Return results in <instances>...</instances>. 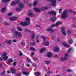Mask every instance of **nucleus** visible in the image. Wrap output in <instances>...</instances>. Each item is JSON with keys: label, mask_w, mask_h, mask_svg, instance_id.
<instances>
[{"label": "nucleus", "mask_w": 76, "mask_h": 76, "mask_svg": "<svg viewBox=\"0 0 76 76\" xmlns=\"http://www.w3.org/2000/svg\"><path fill=\"white\" fill-rule=\"evenodd\" d=\"M67 72H72L73 70L71 69H68L67 70Z\"/></svg>", "instance_id": "obj_38"}, {"label": "nucleus", "mask_w": 76, "mask_h": 76, "mask_svg": "<svg viewBox=\"0 0 76 76\" xmlns=\"http://www.w3.org/2000/svg\"><path fill=\"white\" fill-rule=\"evenodd\" d=\"M12 42H16V40L14 39L12 41Z\"/></svg>", "instance_id": "obj_49"}, {"label": "nucleus", "mask_w": 76, "mask_h": 76, "mask_svg": "<svg viewBox=\"0 0 76 76\" xmlns=\"http://www.w3.org/2000/svg\"><path fill=\"white\" fill-rule=\"evenodd\" d=\"M22 73L24 75H25V76H28L29 75V72H26L24 71L22 72Z\"/></svg>", "instance_id": "obj_20"}, {"label": "nucleus", "mask_w": 76, "mask_h": 76, "mask_svg": "<svg viewBox=\"0 0 76 76\" xmlns=\"http://www.w3.org/2000/svg\"><path fill=\"white\" fill-rule=\"evenodd\" d=\"M8 61L9 63H12L13 61V60L12 59H10L8 60Z\"/></svg>", "instance_id": "obj_27"}, {"label": "nucleus", "mask_w": 76, "mask_h": 76, "mask_svg": "<svg viewBox=\"0 0 76 76\" xmlns=\"http://www.w3.org/2000/svg\"><path fill=\"white\" fill-rule=\"evenodd\" d=\"M38 0H35L34 2L33 3V6H35L37 4H38Z\"/></svg>", "instance_id": "obj_17"}, {"label": "nucleus", "mask_w": 76, "mask_h": 76, "mask_svg": "<svg viewBox=\"0 0 76 76\" xmlns=\"http://www.w3.org/2000/svg\"><path fill=\"white\" fill-rule=\"evenodd\" d=\"M62 44L65 47H69V45H67V43L64 42Z\"/></svg>", "instance_id": "obj_19"}, {"label": "nucleus", "mask_w": 76, "mask_h": 76, "mask_svg": "<svg viewBox=\"0 0 76 76\" xmlns=\"http://www.w3.org/2000/svg\"><path fill=\"white\" fill-rule=\"evenodd\" d=\"M57 18L55 17L53 18H51L50 19V20H51V21H52L53 22H54V21H55L57 19Z\"/></svg>", "instance_id": "obj_24"}, {"label": "nucleus", "mask_w": 76, "mask_h": 76, "mask_svg": "<svg viewBox=\"0 0 76 76\" xmlns=\"http://www.w3.org/2000/svg\"><path fill=\"white\" fill-rule=\"evenodd\" d=\"M41 38H42V39H43L44 40H46V39H48L47 38H45L43 36H41Z\"/></svg>", "instance_id": "obj_31"}, {"label": "nucleus", "mask_w": 76, "mask_h": 76, "mask_svg": "<svg viewBox=\"0 0 76 76\" xmlns=\"http://www.w3.org/2000/svg\"><path fill=\"white\" fill-rule=\"evenodd\" d=\"M73 13H74V14H75L76 13V12H73Z\"/></svg>", "instance_id": "obj_62"}, {"label": "nucleus", "mask_w": 76, "mask_h": 76, "mask_svg": "<svg viewBox=\"0 0 76 76\" xmlns=\"http://www.w3.org/2000/svg\"><path fill=\"white\" fill-rule=\"evenodd\" d=\"M7 73H10V71H7Z\"/></svg>", "instance_id": "obj_61"}, {"label": "nucleus", "mask_w": 76, "mask_h": 76, "mask_svg": "<svg viewBox=\"0 0 76 76\" xmlns=\"http://www.w3.org/2000/svg\"><path fill=\"white\" fill-rule=\"evenodd\" d=\"M49 73H51L52 72H51L49 71Z\"/></svg>", "instance_id": "obj_63"}, {"label": "nucleus", "mask_w": 76, "mask_h": 76, "mask_svg": "<svg viewBox=\"0 0 76 76\" xmlns=\"http://www.w3.org/2000/svg\"><path fill=\"white\" fill-rule=\"evenodd\" d=\"M13 14V12H10L7 14V15L8 16H11V15H12Z\"/></svg>", "instance_id": "obj_39"}, {"label": "nucleus", "mask_w": 76, "mask_h": 76, "mask_svg": "<svg viewBox=\"0 0 76 76\" xmlns=\"http://www.w3.org/2000/svg\"><path fill=\"white\" fill-rule=\"evenodd\" d=\"M47 31H51V33L52 34H53V32L54 31L53 30V29L52 28H49L48 29H47Z\"/></svg>", "instance_id": "obj_14"}, {"label": "nucleus", "mask_w": 76, "mask_h": 76, "mask_svg": "<svg viewBox=\"0 0 76 76\" xmlns=\"http://www.w3.org/2000/svg\"><path fill=\"white\" fill-rule=\"evenodd\" d=\"M48 13L50 14V15L53 14L54 16H56V12L54 11H51L50 12H49Z\"/></svg>", "instance_id": "obj_12"}, {"label": "nucleus", "mask_w": 76, "mask_h": 76, "mask_svg": "<svg viewBox=\"0 0 76 76\" xmlns=\"http://www.w3.org/2000/svg\"><path fill=\"white\" fill-rule=\"evenodd\" d=\"M46 50V49L45 48H42L39 51L40 53H42L45 50Z\"/></svg>", "instance_id": "obj_18"}, {"label": "nucleus", "mask_w": 76, "mask_h": 76, "mask_svg": "<svg viewBox=\"0 0 76 76\" xmlns=\"http://www.w3.org/2000/svg\"><path fill=\"white\" fill-rule=\"evenodd\" d=\"M38 36H37L36 37V42H39V40H38Z\"/></svg>", "instance_id": "obj_42"}, {"label": "nucleus", "mask_w": 76, "mask_h": 76, "mask_svg": "<svg viewBox=\"0 0 76 76\" xmlns=\"http://www.w3.org/2000/svg\"><path fill=\"white\" fill-rule=\"evenodd\" d=\"M67 33L68 35H70L71 33H72V31H70L68 30L67 31Z\"/></svg>", "instance_id": "obj_36"}, {"label": "nucleus", "mask_w": 76, "mask_h": 76, "mask_svg": "<svg viewBox=\"0 0 76 76\" xmlns=\"http://www.w3.org/2000/svg\"><path fill=\"white\" fill-rule=\"evenodd\" d=\"M59 49V48H58V46L55 47L54 49L53 50V51L54 52H57V51H58Z\"/></svg>", "instance_id": "obj_15"}, {"label": "nucleus", "mask_w": 76, "mask_h": 76, "mask_svg": "<svg viewBox=\"0 0 76 76\" xmlns=\"http://www.w3.org/2000/svg\"><path fill=\"white\" fill-rule=\"evenodd\" d=\"M43 44L44 45H45L47 46V45H49V42H48V41H45L43 42Z\"/></svg>", "instance_id": "obj_16"}, {"label": "nucleus", "mask_w": 76, "mask_h": 76, "mask_svg": "<svg viewBox=\"0 0 76 76\" xmlns=\"http://www.w3.org/2000/svg\"><path fill=\"white\" fill-rule=\"evenodd\" d=\"M27 60L28 62L29 63H31L32 61H31V60L30 59H29L28 58H27Z\"/></svg>", "instance_id": "obj_25"}, {"label": "nucleus", "mask_w": 76, "mask_h": 76, "mask_svg": "<svg viewBox=\"0 0 76 76\" xmlns=\"http://www.w3.org/2000/svg\"><path fill=\"white\" fill-rule=\"evenodd\" d=\"M73 50V48H70L68 51V53H70V51H71V50Z\"/></svg>", "instance_id": "obj_41"}, {"label": "nucleus", "mask_w": 76, "mask_h": 76, "mask_svg": "<svg viewBox=\"0 0 76 76\" xmlns=\"http://www.w3.org/2000/svg\"><path fill=\"white\" fill-rule=\"evenodd\" d=\"M35 37V34L34 33H33L32 35L31 36V38L32 39L34 38Z\"/></svg>", "instance_id": "obj_26"}, {"label": "nucleus", "mask_w": 76, "mask_h": 76, "mask_svg": "<svg viewBox=\"0 0 76 76\" xmlns=\"http://www.w3.org/2000/svg\"><path fill=\"white\" fill-rule=\"evenodd\" d=\"M36 27H40V26H39V25H37L36 26Z\"/></svg>", "instance_id": "obj_59"}, {"label": "nucleus", "mask_w": 76, "mask_h": 76, "mask_svg": "<svg viewBox=\"0 0 76 76\" xmlns=\"http://www.w3.org/2000/svg\"><path fill=\"white\" fill-rule=\"evenodd\" d=\"M19 55L20 56H22V53L21 52H19Z\"/></svg>", "instance_id": "obj_43"}, {"label": "nucleus", "mask_w": 76, "mask_h": 76, "mask_svg": "<svg viewBox=\"0 0 76 76\" xmlns=\"http://www.w3.org/2000/svg\"><path fill=\"white\" fill-rule=\"evenodd\" d=\"M65 30V27H62L61 30V32L64 35H66V31Z\"/></svg>", "instance_id": "obj_9"}, {"label": "nucleus", "mask_w": 76, "mask_h": 76, "mask_svg": "<svg viewBox=\"0 0 76 76\" xmlns=\"http://www.w3.org/2000/svg\"><path fill=\"white\" fill-rule=\"evenodd\" d=\"M68 56V53H65V54L64 57L61 58V60H62V61H64V60H67L68 58V57H67Z\"/></svg>", "instance_id": "obj_6"}, {"label": "nucleus", "mask_w": 76, "mask_h": 76, "mask_svg": "<svg viewBox=\"0 0 76 76\" xmlns=\"http://www.w3.org/2000/svg\"><path fill=\"white\" fill-rule=\"evenodd\" d=\"M69 76H73L72 75H70Z\"/></svg>", "instance_id": "obj_64"}, {"label": "nucleus", "mask_w": 76, "mask_h": 76, "mask_svg": "<svg viewBox=\"0 0 76 76\" xmlns=\"http://www.w3.org/2000/svg\"><path fill=\"white\" fill-rule=\"evenodd\" d=\"M28 5H29V6H32V4L29 3V4H28Z\"/></svg>", "instance_id": "obj_55"}, {"label": "nucleus", "mask_w": 76, "mask_h": 76, "mask_svg": "<svg viewBox=\"0 0 76 76\" xmlns=\"http://www.w3.org/2000/svg\"><path fill=\"white\" fill-rule=\"evenodd\" d=\"M17 18L15 17H10L9 18V20H11V21H15L16 20Z\"/></svg>", "instance_id": "obj_11"}, {"label": "nucleus", "mask_w": 76, "mask_h": 76, "mask_svg": "<svg viewBox=\"0 0 76 76\" xmlns=\"http://www.w3.org/2000/svg\"><path fill=\"white\" fill-rule=\"evenodd\" d=\"M19 0H15L14 1L12 2L11 3L10 5V6H13V5H15V4H16L17 3H19Z\"/></svg>", "instance_id": "obj_8"}, {"label": "nucleus", "mask_w": 76, "mask_h": 76, "mask_svg": "<svg viewBox=\"0 0 76 76\" xmlns=\"http://www.w3.org/2000/svg\"><path fill=\"white\" fill-rule=\"evenodd\" d=\"M5 73V72L4 71V72H3V73H2L1 74V75H4V74Z\"/></svg>", "instance_id": "obj_57"}, {"label": "nucleus", "mask_w": 76, "mask_h": 76, "mask_svg": "<svg viewBox=\"0 0 76 76\" xmlns=\"http://www.w3.org/2000/svg\"><path fill=\"white\" fill-rule=\"evenodd\" d=\"M15 35L16 36L17 38H18V37H22V34L21 33H19L16 31H15L14 33Z\"/></svg>", "instance_id": "obj_7"}, {"label": "nucleus", "mask_w": 76, "mask_h": 76, "mask_svg": "<svg viewBox=\"0 0 76 76\" xmlns=\"http://www.w3.org/2000/svg\"><path fill=\"white\" fill-rule=\"evenodd\" d=\"M11 40H10L7 42L8 45H10V44H11Z\"/></svg>", "instance_id": "obj_28"}, {"label": "nucleus", "mask_w": 76, "mask_h": 76, "mask_svg": "<svg viewBox=\"0 0 76 76\" xmlns=\"http://www.w3.org/2000/svg\"><path fill=\"white\" fill-rule=\"evenodd\" d=\"M59 40H60V39H59V38H57V41H59Z\"/></svg>", "instance_id": "obj_58"}, {"label": "nucleus", "mask_w": 76, "mask_h": 76, "mask_svg": "<svg viewBox=\"0 0 76 76\" xmlns=\"http://www.w3.org/2000/svg\"><path fill=\"white\" fill-rule=\"evenodd\" d=\"M69 42L70 44H72L73 42V40L72 39H70Z\"/></svg>", "instance_id": "obj_33"}, {"label": "nucleus", "mask_w": 76, "mask_h": 76, "mask_svg": "<svg viewBox=\"0 0 76 76\" xmlns=\"http://www.w3.org/2000/svg\"><path fill=\"white\" fill-rule=\"evenodd\" d=\"M33 60H34V61H35V60H37V59L36 58H33Z\"/></svg>", "instance_id": "obj_56"}, {"label": "nucleus", "mask_w": 76, "mask_h": 76, "mask_svg": "<svg viewBox=\"0 0 76 76\" xmlns=\"http://www.w3.org/2000/svg\"><path fill=\"white\" fill-rule=\"evenodd\" d=\"M48 9V7L47 6H43L41 9L37 7L34 8V10L36 12H40L41 11H44L45 10H47Z\"/></svg>", "instance_id": "obj_1"}, {"label": "nucleus", "mask_w": 76, "mask_h": 76, "mask_svg": "<svg viewBox=\"0 0 76 76\" xmlns=\"http://www.w3.org/2000/svg\"><path fill=\"white\" fill-rule=\"evenodd\" d=\"M33 66L34 67H37V64H32Z\"/></svg>", "instance_id": "obj_44"}, {"label": "nucleus", "mask_w": 76, "mask_h": 76, "mask_svg": "<svg viewBox=\"0 0 76 76\" xmlns=\"http://www.w3.org/2000/svg\"><path fill=\"white\" fill-rule=\"evenodd\" d=\"M45 63L46 64H50V61H45Z\"/></svg>", "instance_id": "obj_35"}, {"label": "nucleus", "mask_w": 76, "mask_h": 76, "mask_svg": "<svg viewBox=\"0 0 76 76\" xmlns=\"http://www.w3.org/2000/svg\"><path fill=\"white\" fill-rule=\"evenodd\" d=\"M61 10H62V9L61 8H60L59 10V13H61Z\"/></svg>", "instance_id": "obj_47"}, {"label": "nucleus", "mask_w": 76, "mask_h": 76, "mask_svg": "<svg viewBox=\"0 0 76 76\" xmlns=\"http://www.w3.org/2000/svg\"><path fill=\"white\" fill-rule=\"evenodd\" d=\"M28 2V0H25L24 3H26Z\"/></svg>", "instance_id": "obj_52"}, {"label": "nucleus", "mask_w": 76, "mask_h": 76, "mask_svg": "<svg viewBox=\"0 0 76 76\" xmlns=\"http://www.w3.org/2000/svg\"><path fill=\"white\" fill-rule=\"evenodd\" d=\"M35 44V42H32L30 43V45H34Z\"/></svg>", "instance_id": "obj_40"}, {"label": "nucleus", "mask_w": 76, "mask_h": 76, "mask_svg": "<svg viewBox=\"0 0 76 76\" xmlns=\"http://www.w3.org/2000/svg\"><path fill=\"white\" fill-rule=\"evenodd\" d=\"M10 70L11 71V72H12L13 74H15V69L11 68L10 69Z\"/></svg>", "instance_id": "obj_22"}, {"label": "nucleus", "mask_w": 76, "mask_h": 76, "mask_svg": "<svg viewBox=\"0 0 76 76\" xmlns=\"http://www.w3.org/2000/svg\"><path fill=\"white\" fill-rule=\"evenodd\" d=\"M20 75H21V73H20L19 74H17V75L16 76H20Z\"/></svg>", "instance_id": "obj_46"}, {"label": "nucleus", "mask_w": 76, "mask_h": 76, "mask_svg": "<svg viewBox=\"0 0 76 76\" xmlns=\"http://www.w3.org/2000/svg\"><path fill=\"white\" fill-rule=\"evenodd\" d=\"M30 20V18L27 17L26 18V23L25 22H22L20 23V25L21 26L24 25H28L30 24L29 21Z\"/></svg>", "instance_id": "obj_2"}, {"label": "nucleus", "mask_w": 76, "mask_h": 76, "mask_svg": "<svg viewBox=\"0 0 76 76\" xmlns=\"http://www.w3.org/2000/svg\"><path fill=\"white\" fill-rule=\"evenodd\" d=\"M17 29L19 31H22V28L20 27H17Z\"/></svg>", "instance_id": "obj_34"}, {"label": "nucleus", "mask_w": 76, "mask_h": 76, "mask_svg": "<svg viewBox=\"0 0 76 76\" xmlns=\"http://www.w3.org/2000/svg\"><path fill=\"white\" fill-rule=\"evenodd\" d=\"M55 57L56 58H57L58 57V56H57V55H55Z\"/></svg>", "instance_id": "obj_53"}, {"label": "nucleus", "mask_w": 76, "mask_h": 76, "mask_svg": "<svg viewBox=\"0 0 76 76\" xmlns=\"http://www.w3.org/2000/svg\"><path fill=\"white\" fill-rule=\"evenodd\" d=\"M47 56L48 58H50L53 56V54L51 52H49L47 54Z\"/></svg>", "instance_id": "obj_13"}, {"label": "nucleus", "mask_w": 76, "mask_h": 76, "mask_svg": "<svg viewBox=\"0 0 76 76\" xmlns=\"http://www.w3.org/2000/svg\"><path fill=\"white\" fill-rule=\"evenodd\" d=\"M62 18L63 19H66V18H68V14L67 13V10H65L64 12L62 13L61 15Z\"/></svg>", "instance_id": "obj_3"}, {"label": "nucleus", "mask_w": 76, "mask_h": 76, "mask_svg": "<svg viewBox=\"0 0 76 76\" xmlns=\"http://www.w3.org/2000/svg\"><path fill=\"white\" fill-rule=\"evenodd\" d=\"M2 67V65H1V64H0V67Z\"/></svg>", "instance_id": "obj_60"}, {"label": "nucleus", "mask_w": 76, "mask_h": 76, "mask_svg": "<svg viewBox=\"0 0 76 76\" xmlns=\"http://www.w3.org/2000/svg\"><path fill=\"white\" fill-rule=\"evenodd\" d=\"M25 31H26V32H30V33L32 32V31H31L28 30L27 28L25 29Z\"/></svg>", "instance_id": "obj_29"}, {"label": "nucleus", "mask_w": 76, "mask_h": 76, "mask_svg": "<svg viewBox=\"0 0 76 76\" xmlns=\"http://www.w3.org/2000/svg\"><path fill=\"white\" fill-rule=\"evenodd\" d=\"M26 65L28 67L30 66V65H29V64H27Z\"/></svg>", "instance_id": "obj_54"}, {"label": "nucleus", "mask_w": 76, "mask_h": 76, "mask_svg": "<svg viewBox=\"0 0 76 76\" xmlns=\"http://www.w3.org/2000/svg\"><path fill=\"white\" fill-rule=\"evenodd\" d=\"M68 12H69V13H70L71 12H73V11L71 10H69Z\"/></svg>", "instance_id": "obj_45"}, {"label": "nucleus", "mask_w": 76, "mask_h": 76, "mask_svg": "<svg viewBox=\"0 0 76 76\" xmlns=\"http://www.w3.org/2000/svg\"><path fill=\"white\" fill-rule=\"evenodd\" d=\"M35 76H39V75H40V73L37 72L35 73Z\"/></svg>", "instance_id": "obj_32"}, {"label": "nucleus", "mask_w": 76, "mask_h": 76, "mask_svg": "<svg viewBox=\"0 0 76 76\" xmlns=\"http://www.w3.org/2000/svg\"><path fill=\"white\" fill-rule=\"evenodd\" d=\"M31 50H33V51H36V49L33 47H31L30 48Z\"/></svg>", "instance_id": "obj_37"}, {"label": "nucleus", "mask_w": 76, "mask_h": 76, "mask_svg": "<svg viewBox=\"0 0 76 76\" xmlns=\"http://www.w3.org/2000/svg\"><path fill=\"white\" fill-rule=\"evenodd\" d=\"M16 64V62H15L13 64V65L14 66H15Z\"/></svg>", "instance_id": "obj_50"}, {"label": "nucleus", "mask_w": 76, "mask_h": 76, "mask_svg": "<svg viewBox=\"0 0 76 76\" xmlns=\"http://www.w3.org/2000/svg\"><path fill=\"white\" fill-rule=\"evenodd\" d=\"M7 53L6 52H4V53L2 54L1 55V57L3 58V60H6L8 58V56H7Z\"/></svg>", "instance_id": "obj_4"}, {"label": "nucleus", "mask_w": 76, "mask_h": 76, "mask_svg": "<svg viewBox=\"0 0 76 76\" xmlns=\"http://www.w3.org/2000/svg\"><path fill=\"white\" fill-rule=\"evenodd\" d=\"M31 55L32 56H34V53L33 52H32Z\"/></svg>", "instance_id": "obj_51"}, {"label": "nucleus", "mask_w": 76, "mask_h": 76, "mask_svg": "<svg viewBox=\"0 0 76 76\" xmlns=\"http://www.w3.org/2000/svg\"><path fill=\"white\" fill-rule=\"evenodd\" d=\"M4 24H5V25H8V23L6 22H5L4 23Z\"/></svg>", "instance_id": "obj_48"}, {"label": "nucleus", "mask_w": 76, "mask_h": 76, "mask_svg": "<svg viewBox=\"0 0 76 76\" xmlns=\"http://www.w3.org/2000/svg\"><path fill=\"white\" fill-rule=\"evenodd\" d=\"M61 24V22H60L59 21H58L55 24H52L51 25V27H54V26H57V25H59Z\"/></svg>", "instance_id": "obj_10"}, {"label": "nucleus", "mask_w": 76, "mask_h": 76, "mask_svg": "<svg viewBox=\"0 0 76 76\" xmlns=\"http://www.w3.org/2000/svg\"><path fill=\"white\" fill-rule=\"evenodd\" d=\"M28 15V16L31 17H32V16H34V14L33 13L31 12L29 13Z\"/></svg>", "instance_id": "obj_23"}, {"label": "nucleus", "mask_w": 76, "mask_h": 76, "mask_svg": "<svg viewBox=\"0 0 76 76\" xmlns=\"http://www.w3.org/2000/svg\"><path fill=\"white\" fill-rule=\"evenodd\" d=\"M6 10V8L4 7L1 9V12L2 13H3V12H5V10Z\"/></svg>", "instance_id": "obj_21"}, {"label": "nucleus", "mask_w": 76, "mask_h": 76, "mask_svg": "<svg viewBox=\"0 0 76 76\" xmlns=\"http://www.w3.org/2000/svg\"><path fill=\"white\" fill-rule=\"evenodd\" d=\"M10 0H2V2H9Z\"/></svg>", "instance_id": "obj_30"}, {"label": "nucleus", "mask_w": 76, "mask_h": 76, "mask_svg": "<svg viewBox=\"0 0 76 76\" xmlns=\"http://www.w3.org/2000/svg\"><path fill=\"white\" fill-rule=\"evenodd\" d=\"M23 7H24V5L23 3H20L18 5V7L16 9L17 11H20L21 9Z\"/></svg>", "instance_id": "obj_5"}]
</instances>
